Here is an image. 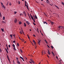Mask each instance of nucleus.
Returning <instances> with one entry per match:
<instances>
[{
  "label": "nucleus",
  "instance_id": "nucleus-1",
  "mask_svg": "<svg viewBox=\"0 0 64 64\" xmlns=\"http://www.w3.org/2000/svg\"><path fill=\"white\" fill-rule=\"evenodd\" d=\"M30 60L32 62V63H33V64H34L35 63V62L34 61L33 59H31Z\"/></svg>",
  "mask_w": 64,
  "mask_h": 64
},
{
  "label": "nucleus",
  "instance_id": "nucleus-2",
  "mask_svg": "<svg viewBox=\"0 0 64 64\" xmlns=\"http://www.w3.org/2000/svg\"><path fill=\"white\" fill-rule=\"evenodd\" d=\"M17 20L16 18H15V19L14 20V22L15 23H16V22H17Z\"/></svg>",
  "mask_w": 64,
  "mask_h": 64
},
{
  "label": "nucleus",
  "instance_id": "nucleus-3",
  "mask_svg": "<svg viewBox=\"0 0 64 64\" xmlns=\"http://www.w3.org/2000/svg\"><path fill=\"white\" fill-rule=\"evenodd\" d=\"M23 13L24 14L25 16H26V15H26V13H25V12L24 11L23 12Z\"/></svg>",
  "mask_w": 64,
  "mask_h": 64
},
{
  "label": "nucleus",
  "instance_id": "nucleus-4",
  "mask_svg": "<svg viewBox=\"0 0 64 64\" xmlns=\"http://www.w3.org/2000/svg\"><path fill=\"white\" fill-rule=\"evenodd\" d=\"M20 58H21V59H22V60L24 61H25L24 60V58H23L21 57V56H20Z\"/></svg>",
  "mask_w": 64,
  "mask_h": 64
},
{
  "label": "nucleus",
  "instance_id": "nucleus-5",
  "mask_svg": "<svg viewBox=\"0 0 64 64\" xmlns=\"http://www.w3.org/2000/svg\"><path fill=\"white\" fill-rule=\"evenodd\" d=\"M17 63L18 64H20V62L19 61V60H18L17 61Z\"/></svg>",
  "mask_w": 64,
  "mask_h": 64
},
{
  "label": "nucleus",
  "instance_id": "nucleus-6",
  "mask_svg": "<svg viewBox=\"0 0 64 64\" xmlns=\"http://www.w3.org/2000/svg\"><path fill=\"white\" fill-rule=\"evenodd\" d=\"M48 54H49V55H50V51H49V50H48Z\"/></svg>",
  "mask_w": 64,
  "mask_h": 64
},
{
  "label": "nucleus",
  "instance_id": "nucleus-7",
  "mask_svg": "<svg viewBox=\"0 0 64 64\" xmlns=\"http://www.w3.org/2000/svg\"><path fill=\"white\" fill-rule=\"evenodd\" d=\"M50 23H51V25H53V24H54V22H52V21H51L50 22Z\"/></svg>",
  "mask_w": 64,
  "mask_h": 64
},
{
  "label": "nucleus",
  "instance_id": "nucleus-8",
  "mask_svg": "<svg viewBox=\"0 0 64 64\" xmlns=\"http://www.w3.org/2000/svg\"><path fill=\"white\" fill-rule=\"evenodd\" d=\"M26 22L28 25H29V24H30V23H29L28 21H27Z\"/></svg>",
  "mask_w": 64,
  "mask_h": 64
},
{
  "label": "nucleus",
  "instance_id": "nucleus-9",
  "mask_svg": "<svg viewBox=\"0 0 64 64\" xmlns=\"http://www.w3.org/2000/svg\"><path fill=\"white\" fill-rule=\"evenodd\" d=\"M30 16L32 18V20H33V16H32V15H31V14H30Z\"/></svg>",
  "mask_w": 64,
  "mask_h": 64
},
{
  "label": "nucleus",
  "instance_id": "nucleus-10",
  "mask_svg": "<svg viewBox=\"0 0 64 64\" xmlns=\"http://www.w3.org/2000/svg\"><path fill=\"white\" fill-rule=\"evenodd\" d=\"M43 23L44 24H46L47 25V24H48V23H47V22H43Z\"/></svg>",
  "mask_w": 64,
  "mask_h": 64
},
{
  "label": "nucleus",
  "instance_id": "nucleus-11",
  "mask_svg": "<svg viewBox=\"0 0 64 64\" xmlns=\"http://www.w3.org/2000/svg\"><path fill=\"white\" fill-rule=\"evenodd\" d=\"M38 44H40V40H39L38 39Z\"/></svg>",
  "mask_w": 64,
  "mask_h": 64
},
{
  "label": "nucleus",
  "instance_id": "nucleus-12",
  "mask_svg": "<svg viewBox=\"0 0 64 64\" xmlns=\"http://www.w3.org/2000/svg\"><path fill=\"white\" fill-rule=\"evenodd\" d=\"M55 7H56V8H58V9H59V7H58V6H56V5H55Z\"/></svg>",
  "mask_w": 64,
  "mask_h": 64
},
{
  "label": "nucleus",
  "instance_id": "nucleus-13",
  "mask_svg": "<svg viewBox=\"0 0 64 64\" xmlns=\"http://www.w3.org/2000/svg\"><path fill=\"white\" fill-rule=\"evenodd\" d=\"M2 7H3V8H4V9H5L6 7H5V6L4 5H3Z\"/></svg>",
  "mask_w": 64,
  "mask_h": 64
},
{
  "label": "nucleus",
  "instance_id": "nucleus-14",
  "mask_svg": "<svg viewBox=\"0 0 64 64\" xmlns=\"http://www.w3.org/2000/svg\"><path fill=\"white\" fill-rule=\"evenodd\" d=\"M24 27H26V24L24 23Z\"/></svg>",
  "mask_w": 64,
  "mask_h": 64
},
{
  "label": "nucleus",
  "instance_id": "nucleus-15",
  "mask_svg": "<svg viewBox=\"0 0 64 64\" xmlns=\"http://www.w3.org/2000/svg\"><path fill=\"white\" fill-rule=\"evenodd\" d=\"M34 16L36 19H37V17L36 15H35Z\"/></svg>",
  "mask_w": 64,
  "mask_h": 64
},
{
  "label": "nucleus",
  "instance_id": "nucleus-16",
  "mask_svg": "<svg viewBox=\"0 0 64 64\" xmlns=\"http://www.w3.org/2000/svg\"><path fill=\"white\" fill-rule=\"evenodd\" d=\"M19 24L20 25L21 24H22V22L20 21L19 22Z\"/></svg>",
  "mask_w": 64,
  "mask_h": 64
},
{
  "label": "nucleus",
  "instance_id": "nucleus-17",
  "mask_svg": "<svg viewBox=\"0 0 64 64\" xmlns=\"http://www.w3.org/2000/svg\"><path fill=\"white\" fill-rule=\"evenodd\" d=\"M27 36L28 37L29 39H30V37H29V35L28 34H27Z\"/></svg>",
  "mask_w": 64,
  "mask_h": 64
},
{
  "label": "nucleus",
  "instance_id": "nucleus-18",
  "mask_svg": "<svg viewBox=\"0 0 64 64\" xmlns=\"http://www.w3.org/2000/svg\"><path fill=\"white\" fill-rule=\"evenodd\" d=\"M3 20H5V17L4 16V17H3Z\"/></svg>",
  "mask_w": 64,
  "mask_h": 64
},
{
  "label": "nucleus",
  "instance_id": "nucleus-19",
  "mask_svg": "<svg viewBox=\"0 0 64 64\" xmlns=\"http://www.w3.org/2000/svg\"><path fill=\"white\" fill-rule=\"evenodd\" d=\"M0 53H1L2 52V50H1V49L0 48Z\"/></svg>",
  "mask_w": 64,
  "mask_h": 64
},
{
  "label": "nucleus",
  "instance_id": "nucleus-20",
  "mask_svg": "<svg viewBox=\"0 0 64 64\" xmlns=\"http://www.w3.org/2000/svg\"><path fill=\"white\" fill-rule=\"evenodd\" d=\"M17 45L18 46V47L19 46V43H18L17 44Z\"/></svg>",
  "mask_w": 64,
  "mask_h": 64
},
{
  "label": "nucleus",
  "instance_id": "nucleus-21",
  "mask_svg": "<svg viewBox=\"0 0 64 64\" xmlns=\"http://www.w3.org/2000/svg\"><path fill=\"white\" fill-rule=\"evenodd\" d=\"M12 46L13 47H15V45L14 44H12Z\"/></svg>",
  "mask_w": 64,
  "mask_h": 64
},
{
  "label": "nucleus",
  "instance_id": "nucleus-22",
  "mask_svg": "<svg viewBox=\"0 0 64 64\" xmlns=\"http://www.w3.org/2000/svg\"><path fill=\"white\" fill-rule=\"evenodd\" d=\"M1 30L2 31V32H4V30H3V28H2L1 29Z\"/></svg>",
  "mask_w": 64,
  "mask_h": 64
},
{
  "label": "nucleus",
  "instance_id": "nucleus-23",
  "mask_svg": "<svg viewBox=\"0 0 64 64\" xmlns=\"http://www.w3.org/2000/svg\"><path fill=\"white\" fill-rule=\"evenodd\" d=\"M20 34H22V31H20Z\"/></svg>",
  "mask_w": 64,
  "mask_h": 64
},
{
  "label": "nucleus",
  "instance_id": "nucleus-24",
  "mask_svg": "<svg viewBox=\"0 0 64 64\" xmlns=\"http://www.w3.org/2000/svg\"><path fill=\"white\" fill-rule=\"evenodd\" d=\"M62 5H64V3H63V2H62Z\"/></svg>",
  "mask_w": 64,
  "mask_h": 64
},
{
  "label": "nucleus",
  "instance_id": "nucleus-25",
  "mask_svg": "<svg viewBox=\"0 0 64 64\" xmlns=\"http://www.w3.org/2000/svg\"><path fill=\"white\" fill-rule=\"evenodd\" d=\"M2 23H4V24H5L6 23V22H4V21H2Z\"/></svg>",
  "mask_w": 64,
  "mask_h": 64
},
{
  "label": "nucleus",
  "instance_id": "nucleus-26",
  "mask_svg": "<svg viewBox=\"0 0 64 64\" xmlns=\"http://www.w3.org/2000/svg\"><path fill=\"white\" fill-rule=\"evenodd\" d=\"M20 51L21 52H22V53H23V52L22 51V50H21V49H20Z\"/></svg>",
  "mask_w": 64,
  "mask_h": 64
},
{
  "label": "nucleus",
  "instance_id": "nucleus-27",
  "mask_svg": "<svg viewBox=\"0 0 64 64\" xmlns=\"http://www.w3.org/2000/svg\"><path fill=\"white\" fill-rule=\"evenodd\" d=\"M10 37H12V35L10 34Z\"/></svg>",
  "mask_w": 64,
  "mask_h": 64
},
{
  "label": "nucleus",
  "instance_id": "nucleus-28",
  "mask_svg": "<svg viewBox=\"0 0 64 64\" xmlns=\"http://www.w3.org/2000/svg\"><path fill=\"white\" fill-rule=\"evenodd\" d=\"M9 5L10 6H11V5H12V4H11V2H10Z\"/></svg>",
  "mask_w": 64,
  "mask_h": 64
},
{
  "label": "nucleus",
  "instance_id": "nucleus-29",
  "mask_svg": "<svg viewBox=\"0 0 64 64\" xmlns=\"http://www.w3.org/2000/svg\"><path fill=\"white\" fill-rule=\"evenodd\" d=\"M35 48H37V46H36V45H35Z\"/></svg>",
  "mask_w": 64,
  "mask_h": 64
},
{
  "label": "nucleus",
  "instance_id": "nucleus-30",
  "mask_svg": "<svg viewBox=\"0 0 64 64\" xmlns=\"http://www.w3.org/2000/svg\"><path fill=\"white\" fill-rule=\"evenodd\" d=\"M14 14H16V13H17V12H14Z\"/></svg>",
  "mask_w": 64,
  "mask_h": 64
},
{
  "label": "nucleus",
  "instance_id": "nucleus-31",
  "mask_svg": "<svg viewBox=\"0 0 64 64\" xmlns=\"http://www.w3.org/2000/svg\"><path fill=\"white\" fill-rule=\"evenodd\" d=\"M18 4H20V2L19 1H18Z\"/></svg>",
  "mask_w": 64,
  "mask_h": 64
},
{
  "label": "nucleus",
  "instance_id": "nucleus-32",
  "mask_svg": "<svg viewBox=\"0 0 64 64\" xmlns=\"http://www.w3.org/2000/svg\"><path fill=\"white\" fill-rule=\"evenodd\" d=\"M34 45H36V42H34Z\"/></svg>",
  "mask_w": 64,
  "mask_h": 64
},
{
  "label": "nucleus",
  "instance_id": "nucleus-33",
  "mask_svg": "<svg viewBox=\"0 0 64 64\" xmlns=\"http://www.w3.org/2000/svg\"><path fill=\"white\" fill-rule=\"evenodd\" d=\"M22 39V41L23 42H24V39Z\"/></svg>",
  "mask_w": 64,
  "mask_h": 64
},
{
  "label": "nucleus",
  "instance_id": "nucleus-34",
  "mask_svg": "<svg viewBox=\"0 0 64 64\" xmlns=\"http://www.w3.org/2000/svg\"><path fill=\"white\" fill-rule=\"evenodd\" d=\"M14 50H16V48H15V47H14Z\"/></svg>",
  "mask_w": 64,
  "mask_h": 64
},
{
  "label": "nucleus",
  "instance_id": "nucleus-35",
  "mask_svg": "<svg viewBox=\"0 0 64 64\" xmlns=\"http://www.w3.org/2000/svg\"><path fill=\"white\" fill-rule=\"evenodd\" d=\"M51 47L52 49H53V48H54V47H53V46H51Z\"/></svg>",
  "mask_w": 64,
  "mask_h": 64
},
{
  "label": "nucleus",
  "instance_id": "nucleus-36",
  "mask_svg": "<svg viewBox=\"0 0 64 64\" xmlns=\"http://www.w3.org/2000/svg\"><path fill=\"white\" fill-rule=\"evenodd\" d=\"M10 46H11L10 45V44L8 45V47H9V48H10Z\"/></svg>",
  "mask_w": 64,
  "mask_h": 64
},
{
  "label": "nucleus",
  "instance_id": "nucleus-37",
  "mask_svg": "<svg viewBox=\"0 0 64 64\" xmlns=\"http://www.w3.org/2000/svg\"><path fill=\"white\" fill-rule=\"evenodd\" d=\"M52 54H53V55H54V53L53 52H52Z\"/></svg>",
  "mask_w": 64,
  "mask_h": 64
},
{
  "label": "nucleus",
  "instance_id": "nucleus-38",
  "mask_svg": "<svg viewBox=\"0 0 64 64\" xmlns=\"http://www.w3.org/2000/svg\"><path fill=\"white\" fill-rule=\"evenodd\" d=\"M44 41H45V42H46V43H48L47 42V41H46V40H44Z\"/></svg>",
  "mask_w": 64,
  "mask_h": 64
},
{
  "label": "nucleus",
  "instance_id": "nucleus-39",
  "mask_svg": "<svg viewBox=\"0 0 64 64\" xmlns=\"http://www.w3.org/2000/svg\"><path fill=\"white\" fill-rule=\"evenodd\" d=\"M33 23L34 24V25H36V24H35L34 23V22H33Z\"/></svg>",
  "mask_w": 64,
  "mask_h": 64
},
{
  "label": "nucleus",
  "instance_id": "nucleus-40",
  "mask_svg": "<svg viewBox=\"0 0 64 64\" xmlns=\"http://www.w3.org/2000/svg\"><path fill=\"white\" fill-rule=\"evenodd\" d=\"M33 42H34V43H35V41H34V40H33Z\"/></svg>",
  "mask_w": 64,
  "mask_h": 64
},
{
  "label": "nucleus",
  "instance_id": "nucleus-41",
  "mask_svg": "<svg viewBox=\"0 0 64 64\" xmlns=\"http://www.w3.org/2000/svg\"><path fill=\"white\" fill-rule=\"evenodd\" d=\"M16 59L18 61V58H16Z\"/></svg>",
  "mask_w": 64,
  "mask_h": 64
},
{
  "label": "nucleus",
  "instance_id": "nucleus-42",
  "mask_svg": "<svg viewBox=\"0 0 64 64\" xmlns=\"http://www.w3.org/2000/svg\"><path fill=\"white\" fill-rule=\"evenodd\" d=\"M25 4H27V2H26V1L25 0Z\"/></svg>",
  "mask_w": 64,
  "mask_h": 64
},
{
  "label": "nucleus",
  "instance_id": "nucleus-43",
  "mask_svg": "<svg viewBox=\"0 0 64 64\" xmlns=\"http://www.w3.org/2000/svg\"><path fill=\"white\" fill-rule=\"evenodd\" d=\"M62 28V26H59V27H58V28Z\"/></svg>",
  "mask_w": 64,
  "mask_h": 64
},
{
  "label": "nucleus",
  "instance_id": "nucleus-44",
  "mask_svg": "<svg viewBox=\"0 0 64 64\" xmlns=\"http://www.w3.org/2000/svg\"><path fill=\"white\" fill-rule=\"evenodd\" d=\"M6 51L7 53H8V50H6Z\"/></svg>",
  "mask_w": 64,
  "mask_h": 64
},
{
  "label": "nucleus",
  "instance_id": "nucleus-45",
  "mask_svg": "<svg viewBox=\"0 0 64 64\" xmlns=\"http://www.w3.org/2000/svg\"><path fill=\"white\" fill-rule=\"evenodd\" d=\"M33 19V21L34 22H35V20H34V19Z\"/></svg>",
  "mask_w": 64,
  "mask_h": 64
},
{
  "label": "nucleus",
  "instance_id": "nucleus-46",
  "mask_svg": "<svg viewBox=\"0 0 64 64\" xmlns=\"http://www.w3.org/2000/svg\"><path fill=\"white\" fill-rule=\"evenodd\" d=\"M13 43H15V41L14 40L13 42Z\"/></svg>",
  "mask_w": 64,
  "mask_h": 64
},
{
  "label": "nucleus",
  "instance_id": "nucleus-47",
  "mask_svg": "<svg viewBox=\"0 0 64 64\" xmlns=\"http://www.w3.org/2000/svg\"><path fill=\"white\" fill-rule=\"evenodd\" d=\"M47 46L48 47H49V48H50V47H49V46H48V45H47Z\"/></svg>",
  "mask_w": 64,
  "mask_h": 64
},
{
  "label": "nucleus",
  "instance_id": "nucleus-48",
  "mask_svg": "<svg viewBox=\"0 0 64 64\" xmlns=\"http://www.w3.org/2000/svg\"><path fill=\"white\" fill-rule=\"evenodd\" d=\"M29 62H30V63H31V64H32V62H30V61H29Z\"/></svg>",
  "mask_w": 64,
  "mask_h": 64
},
{
  "label": "nucleus",
  "instance_id": "nucleus-49",
  "mask_svg": "<svg viewBox=\"0 0 64 64\" xmlns=\"http://www.w3.org/2000/svg\"><path fill=\"white\" fill-rule=\"evenodd\" d=\"M7 58L8 59V58H9V57H8V55H7Z\"/></svg>",
  "mask_w": 64,
  "mask_h": 64
},
{
  "label": "nucleus",
  "instance_id": "nucleus-50",
  "mask_svg": "<svg viewBox=\"0 0 64 64\" xmlns=\"http://www.w3.org/2000/svg\"><path fill=\"white\" fill-rule=\"evenodd\" d=\"M13 36H14V37H15V35H13Z\"/></svg>",
  "mask_w": 64,
  "mask_h": 64
},
{
  "label": "nucleus",
  "instance_id": "nucleus-51",
  "mask_svg": "<svg viewBox=\"0 0 64 64\" xmlns=\"http://www.w3.org/2000/svg\"><path fill=\"white\" fill-rule=\"evenodd\" d=\"M33 36H34V37H36L35 35L34 34Z\"/></svg>",
  "mask_w": 64,
  "mask_h": 64
},
{
  "label": "nucleus",
  "instance_id": "nucleus-52",
  "mask_svg": "<svg viewBox=\"0 0 64 64\" xmlns=\"http://www.w3.org/2000/svg\"><path fill=\"white\" fill-rule=\"evenodd\" d=\"M37 30H38V33H39V31H38V29H37Z\"/></svg>",
  "mask_w": 64,
  "mask_h": 64
},
{
  "label": "nucleus",
  "instance_id": "nucleus-53",
  "mask_svg": "<svg viewBox=\"0 0 64 64\" xmlns=\"http://www.w3.org/2000/svg\"><path fill=\"white\" fill-rule=\"evenodd\" d=\"M29 18L30 19H31V18H30V16H29Z\"/></svg>",
  "mask_w": 64,
  "mask_h": 64
},
{
  "label": "nucleus",
  "instance_id": "nucleus-54",
  "mask_svg": "<svg viewBox=\"0 0 64 64\" xmlns=\"http://www.w3.org/2000/svg\"><path fill=\"white\" fill-rule=\"evenodd\" d=\"M5 50H6V51H7V49H6V48H5Z\"/></svg>",
  "mask_w": 64,
  "mask_h": 64
},
{
  "label": "nucleus",
  "instance_id": "nucleus-55",
  "mask_svg": "<svg viewBox=\"0 0 64 64\" xmlns=\"http://www.w3.org/2000/svg\"><path fill=\"white\" fill-rule=\"evenodd\" d=\"M1 3L2 5H3V3L2 2H1Z\"/></svg>",
  "mask_w": 64,
  "mask_h": 64
},
{
  "label": "nucleus",
  "instance_id": "nucleus-56",
  "mask_svg": "<svg viewBox=\"0 0 64 64\" xmlns=\"http://www.w3.org/2000/svg\"><path fill=\"white\" fill-rule=\"evenodd\" d=\"M41 5H43V6H44V4H42Z\"/></svg>",
  "mask_w": 64,
  "mask_h": 64
},
{
  "label": "nucleus",
  "instance_id": "nucleus-57",
  "mask_svg": "<svg viewBox=\"0 0 64 64\" xmlns=\"http://www.w3.org/2000/svg\"><path fill=\"white\" fill-rule=\"evenodd\" d=\"M26 6V4H25V6Z\"/></svg>",
  "mask_w": 64,
  "mask_h": 64
},
{
  "label": "nucleus",
  "instance_id": "nucleus-58",
  "mask_svg": "<svg viewBox=\"0 0 64 64\" xmlns=\"http://www.w3.org/2000/svg\"><path fill=\"white\" fill-rule=\"evenodd\" d=\"M6 46L7 48H8V46H7V45H6Z\"/></svg>",
  "mask_w": 64,
  "mask_h": 64
},
{
  "label": "nucleus",
  "instance_id": "nucleus-59",
  "mask_svg": "<svg viewBox=\"0 0 64 64\" xmlns=\"http://www.w3.org/2000/svg\"><path fill=\"white\" fill-rule=\"evenodd\" d=\"M0 16L1 17V16H2V15H1V14H0Z\"/></svg>",
  "mask_w": 64,
  "mask_h": 64
},
{
  "label": "nucleus",
  "instance_id": "nucleus-60",
  "mask_svg": "<svg viewBox=\"0 0 64 64\" xmlns=\"http://www.w3.org/2000/svg\"><path fill=\"white\" fill-rule=\"evenodd\" d=\"M46 1H47V2H49L48 1V0H47Z\"/></svg>",
  "mask_w": 64,
  "mask_h": 64
},
{
  "label": "nucleus",
  "instance_id": "nucleus-61",
  "mask_svg": "<svg viewBox=\"0 0 64 64\" xmlns=\"http://www.w3.org/2000/svg\"><path fill=\"white\" fill-rule=\"evenodd\" d=\"M7 49L8 50H9V49H8V48H7Z\"/></svg>",
  "mask_w": 64,
  "mask_h": 64
},
{
  "label": "nucleus",
  "instance_id": "nucleus-62",
  "mask_svg": "<svg viewBox=\"0 0 64 64\" xmlns=\"http://www.w3.org/2000/svg\"><path fill=\"white\" fill-rule=\"evenodd\" d=\"M26 8H27V7H28V5H26Z\"/></svg>",
  "mask_w": 64,
  "mask_h": 64
},
{
  "label": "nucleus",
  "instance_id": "nucleus-63",
  "mask_svg": "<svg viewBox=\"0 0 64 64\" xmlns=\"http://www.w3.org/2000/svg\"><path fill=\"white\" fill-rule=\"evenodd\" d=\"M61 61H62V60H60V62H61Z\"/></svg>",
  "mask_w": 64,
  "mask_h": 64
},
{
  "label": "nucleus",
  "instance_id": "nucleus-64",
  "mask_svg": "<svg viewBox=\"0 0 64 64\" xmlns=\"http://www.w3.org/2000/svg\"><path fill=\"white\" fill-rule=\"evenodd\" d=\"M21 15H22V14H20V16H21Z\"/></svg>",
  "mask_w": 64,
  "mask_h": 64
}]
</instances>
